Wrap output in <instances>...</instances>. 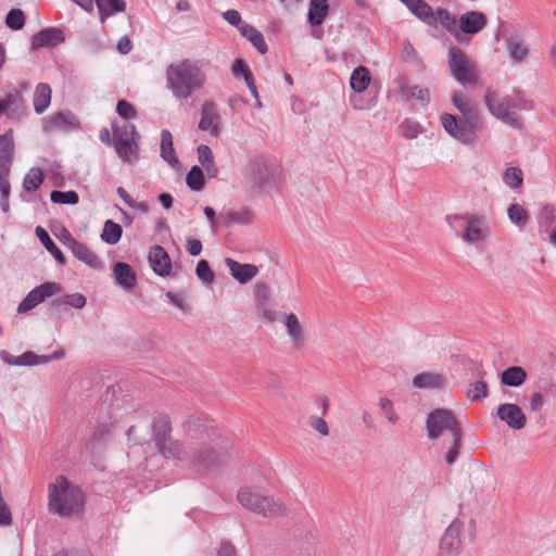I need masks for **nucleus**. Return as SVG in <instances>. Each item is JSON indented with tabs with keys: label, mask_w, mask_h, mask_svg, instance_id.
<instances>
[{
	"label": "nucleus",
	"mask_w": 556,
	"mask_h": 556,
	"mask_svg": "<svg viewBox=\"0 0 556 556\" xmlns=\"http://www.w3.org/2000/svg\"><path fill=\"white\" fill-rule=\"evenodd\" d=\"M87 495L77 484L64 475L48 484V509L61 518H78L85 516Z\"/></svg>",
	"instance_id": "obj_1"
},
{
	"label": "nucleus",
	"mask_w": 556,
	"mask_h": 556,
	"mask_svg": "<svg viewBox=\"0 0 556 556\" xmlns=\"http://www.w3.org/2000/svg\"><path fill=\"white\" fill-rule=\"evenodd\" d=\"M166 80L175 98L187 100L204 86L206 75L197 62L186 59L167 66Z\"/></svg>",
	"instance_id": "obj_2"
},
{
	"label": "nucleus",
	"mask_w": 556,
	"mask_h": 556,
	"mask_svg": "<svg viewBox=\"0 0 556 556\" xmlns=\"http://www.w3.org/2000/svg\"><path fill=\"white\" fill-rule=\"evenodd\" d=\"M484 103L491 115L517 129L522 127V121L510 110L528 111L533 108L532 101L526 99L525 93L519 89H515L511 94L503 98H500L496 91L488 89Z\"/></svg>",
	"instance_id": "obj_3"
},
{
	"label": "nucleus",
	"mask_w": 556,
	"mask_h": 556,
	"mask_svg": "<svg viewBox=\"0 0 556 556\" xmlns=\"http://www.w3.org/2000/svg\"><path fill=\"white\" fill-rule=\"evenodd\" d=\"M440 121L444 130L452 138L466 146H472L477 142V132L482 128V118L475 105H470L463 111L462 117L451 113H442Z\"/></svg>",
	"instance_id": "obj_4"
},
{
	"label": "nucleus",
	"mask_w": 556,
	"mask_h": 556,
	"mask_svg": "<svg viewBox=\"0 0 556 556\" xmlns=\"http://www.w3.org/2000/svg\"><path fill=\"white\" fill-rule=\"evenodd\" d=\"M112 134L114 135V148L117 156L123 161L135 163L139 160V132L136 125L125 124L119 126L117 118L111 122Z\"/></svg>",
	"instance_id": "obj_5"
},
{
	"label": "nucleus",
	"mask_w": 556,
	"mask_h": 556,
	"mask_svg": "<svg viewBox=\"0 0 556 556\" xmlns=\"http://www.w3.org/2000/svg\"><path fill=\"white\" fill-rule=\"evenodd\" d=\"M277 166L263 155L250 157L244 169L243 177L247 186L252 190H260L271 185Z\"/></svg>",
	"instance_id": "obj_6"
},
{
	"label": "nucleus",
	"mask_w": 556,
	"mask_h": 556,
	"mask_svg": "<svg viewBox=\"0 0 556 556\" xmlns=\"http://www.w3.org/2000/svg\"><path fill=\"white\" fill-rule=\"evenodd\" d=\"M447 224L467 243H476L483 239V232L480 227L484 223V216L478 214H454L446 215Z\"/></svg>",
	"instance_id": "obj_7"
},
{
	"label": "nucleus",
	"mask_w": 556,
	"mask_h": 556,
	"mask_svg": "<svg viewBox=\"0 0 556 556\" xmlns=\"http://www.w3.org/2000/svg\"><path fill=\"white\" fill-rule=\"evenodd\" d=\"M237 497L244 508L264 517L279 516L283 513V507L273 497L262 496L252 492L250 488H241Z\"/></svg>",
	"instance_id": "obj_8"
},
{
	"label": "nucleus",
	"mask_w": 556,
	"mask_h": 556,
	"mask_svg": "<svg viewBox=\"0 0 556 556\" xmlns=\"http://www.w3.org/2000/svg\"><path fill=\"white\" fill-rule=\"evenodd\" d=\"M448 68L452 76L462 85H476L478 74L467 54L458 47L448 49Z\"/></svg>",
	"instance_id": "obj_9"
},
{
	"label": "nucleus",
	"mask_w": 556,
	"mask_h": 556,
	"mask_svg": "<svg viewBox=\"0 0 556 556\" xmlns=\"http://www.w3.org/2000/svg\"><path fill=\"white\" fill-rule=\"evenodd\" d=\"M426 428L430 440L439 439L444 430H448L452 437L456 430L463 431L454 413L446 408L431 410L427 416Z\"/></svg>",
	"instance_id": "obj_10"
},
{
	"label": "nucleus",
	"mask_w": 556,
	"mask_h": 556,
	"mask_svg": "<svg viewBox=\"0 0 556 556\" xmlns=\"http://www.w3.org/2000/svg\"><path fill=\"white\" fill-rule=\"evenodd\" d=\"M224 463V454L216 447L200 444L192 448L190 467L197 472H208L217 469Z\"/></svg>",
	"instance_id": "obj_11"
},
{
	"label": "nucleus",
	"mask_w": 556,
	"mask_h": 556,
	"mask_svg": "<svg viewBox=\"0 0 556 556\" xmlns=\"http://www.w3.org/2000/svg\"><path fill=\"white\" fill-rule=\"evenodd\" d=\"M80 129L79 118L70 110L59 111L42 118V130L50 134L54 130Z\"/></svg>",
	"instance_id": "obj_12"
},
{
	"label": "nucleus",
	"mask_w": 556,
	"mask_h": 556,
	"mask_svg": "<svg viewBox=\"0 0 556 556\" xmlns=\"http://www.w3.org/2000/svg\"><path fill=\"white\" fill-rule=\"evenodd\" d=\"M496 417L513 430H521L527 425V416L515 403H503L496 408Z\"/></svg>",
	"instance_id": "obj_13"
},
{
	"label": "nucleus",
	"mask_w": 556,
	"mask_h": 556,
	"mask_svg": "<svg viewBox=\"0 0 556 556\" xmlns=\"http://www.w3.org/2000/svg\"><path fill=\"white\" fill-rule=\"evenodd\" d=\"M463 522L459 519H454L445 530L440 541V549L447 555H457L462 549L460 533Z\"/></svg>",
	"instance_id": "obj_14"
},
{
	"label": "nucleus",
	"mask_w": 556,
	"mask_h": 556,
	"mask_svg": "<svg viewBox=\"0 0 556 556\" xmlns=\"http://www.w3.org/2000/svg\"><path fill=\"white\" fill-rule=\"evenodd\" d=\"M488 24V17L480 11H467L458 20L459 34L476 35Z\"/></svg>",
	"instance_id": "obj_15"
},
{
	"label": "nucleus",
	"mask_w": 556,
	"mask_h": 556,
	"mask_svg": "<svg viewBox=\"0 0 556 556\" xmlns=\"http://www.w3.org/2000/svg\"><path fill=\"white\" fill-rule=\"evenodd\" d=\"M65 41L64 31L58 27H47L31 38V49L54 48Z\"/></svg>",
	"instance_id": "obj_16"
},
{
	"label": "nucleus",
	"mask_w": 556,
	"mask_h": 556,
	"mask_svg": "<svg viewBox=\"0 0 556 556\" xmlns=\"http://www.w3.org/2000/svg\"><path fill=\"white\" fill-rule=\"evenodd\" d=\"M149 263L153 271L160 277H167L172 274V260L167 251L155 244L150 249Z\"/></svg>",
	"instance_id": "obj_17"
},
{
	"label": "nucleus",
	"mask_w": 556,
	"mask_h": 556,
	"mask_svg": "<svg viewBox=\"0 0 556 556\" xmlns=\"http://www.w3.org/2000/svg\"><path fill=\"white\" fill-rule=\"evenodd\" d=\"M399 92L405 101L416 99L421 105H428L430 103V91L428 88H420L418 85H408L406 76H401L396 79Z\"/></svg>",
	"instance_id": "obj_18"
},
{
	"label": "nucleus",
	"mask_w": 556,
	"mask_h": 556,
	"mask_svg": "<svg viewBox=\"0 0 556 556\" xmlns=\"http://www.w3.org/2000/svg\"><path fill=\"white\" fill-rule=\"evenodd\" d=\"M412 386L422 390H441L446 388L447 379L443 374L422 371L413 378Z\"/></svg>",
	"instance_id": "obj_19"
},
{
	"label": "nucleus",
	"mask_w": 556,
	"mask_h": 556,
	"mask_svg": "<svg viewBox=\"0 0 556 556\" xmlns=\"http://www.w3.org/2000/svg\"><path fill=\"white\" fill-rule=\"evenodd\" d=\"M220 116L215 112V104L212 101H205L201 109V118L199 129L210 131L213 137H218L220 127L215 121H219Z\"/></svg>",
	"instance_id": "obj_20"
},
{
	"label": "nucleus",
	"mask_w": 556,
	"mask_h": 556,
	"mask_svg": "<svg viewBox=\"0 0 556 556\" xmlns=\"http://www.w3.org/2000/svg\"><path fill=\"white\" fill-rule=\"evenodd\" d=\"M285 326L293 348L296 351L304 350L306 346V337L296 315L293 313L285 314Z\"/></svg>",
	"instance_id": "obj_21"
},
{
	"label": "nucleus",
	"mask_w": 556,
	"mask_h": 556,
	"mask_svg": "<svg viewBox=\"0 0 556 556\" xmlns=\"http://www.w3.org/2000/svg\"><path fill=\"white\" fill-rule=\"evenodd\" d=\"M151 431L154 445L161 444L164 447L165 439L173 431L170 417L165 413L157 414L152 420Z\"/></svg>",
	"instance_id": "obj_22"
},
{
	"label": "nucleus",
	"mask_w": 556,
	"mask_h": 556,
	"mask_svg": "<svg viewBox=\"0 0 556 556\" xmlns=\"http://www.w3.org/2000/svg\"><path fill=\"white\" fill-rule=\"evenodd\" d=\"M13 129L9 128L0 135V170H10L15 152Z\"/></svg>",
	"instance_id": "obj_23"
},
{
	"label": "nucleus",
	"mask_w": 556,
	"mask_h": 556,
	"mask_svg": "<svg viewBox=\"0 0 556 556\" xmlns=\"http://www.w3.org/2000/svg\"><path fill=\"white\" fill-rule=\"evenodd\" d=\"M225 262L233 279L241 285L251 281L258 273V268L254 264H241L230 257H227Z\"/></svg>",
	"instance_id": "obj_24"
},
{
	"label": "nucleus",
	"mask_w": 556,
	"mask_h": 556,
	"mask_svg": "<svg viewBox=\"0 0 556 556\" xmlns=\"http://www.w3.org/2000/svg\"><path fill=\"white\" fill-rule=\"evenodd\" d=\"M420 21L429 26L437 25L433 9L425 0H400Z\"/></svg>",
	"instance_id": "obj_25"
},
{
	"label": "nucleus",
	"mask_w": 556,
	"mask_h": 556,
	"mask_svg": "<svg viewBox=\"0 0 556 556\" xmlns=\"http://www.w3.org/2000/svg\"><path fill=\"white\" fill-rule=\"evenodd\" d=\"M160 455L165 459H176V460H186L187 452L185 451L184 443L177 439H174L170 434L164 441V447L161 444L156 446Z\"/></svg>",
	"instance_id": "obj_26"
},
{
	"label": "nucleus",
	"mask_w": 556,
	"mask_h": 556,
	"mask_svg": "<svg viewBox=\"0 0 556 556\" xmlns=\"http://www.w3.org/2000/svg\"><path fill=\"white\" fill-rule=\"evenodd\" d=\"M115 282L125 290H132L137 283L136 273L132 267L125 262H117L113 266Z\"/></svg>",
	"instance_id": "obj_27"
},
{
	"label": "nucleus",
	"mask_w": 556,
	"mask_h": 556,
	"mask_svg": "<svg viewBox=\"0 0 556 556\" xmlns=\"http://www.w3.org/2000/svg\"><path fill=\"white\" fill-rule=\"evenodd\" d=\"M71 251L76 258L85 263L90 268L97 270L103 268L101 260L86 243L78 241L74 247H72Z\"/></svg>",
	"instance_id": "obj_28"
},
{
	"label": "nucleus",
	"mask_w": 556,
	"mask_h": 556,
	"mask_svg": "<svg viewBox=\"0 0 556 556\" xmlns=\"http://www.w3.org/2000/svg\"><path fill=\"white\" fill-rule=\"evenodd\" d=\"M528 378L527 370L521 366H510L500 372L502 386L518 388L522 386Z\"/></svg>",
	"instance_id": "obj_29"
},
{
	"label": "nucleus",
	"mask_w": 556,
	"mask_h": 556,
	"mask_svg": "<svg viewBox=\"0 0 556 556\" xmlns=\"http://www.w3.org/2000/svg\"><path fill=\"white\" fill-rule=\"evenodd\" d=\"M329 13L328 0H311L307 22L312 27L320 26Z\"/></svg>",
	"instance_id": "obj_30"
},
{
	"label": "nucleus",
	"mask_w": 556,
	"mask_h": 556,
	"mask_svg": "<svg viewBox=\"0 0 556 556\" xmlns=\"http://www.w3.org/2000/svg\"><path fill=\"white\" fill-rule=\"evenodd\" d=\"M437 23L439 22L458 42H464L463 36L459 34L456 17L444 8H438L434 12Z\"/></svg>",
	"instance_id": "obj_31"
},
{
	"label": "nucleus",
	"mask_w": 556,
	"mask_h": 556,
	"mask_svg": "<svg viewBox=\"0 0 556 556\" xmlns=\"http://www.w3.org/2000/svg\"><path fill=\"white\" fill-rule=\"evenodd\" d=\"M23 101L22 94L16 89H13V92L7 93L0 100V115L5 114L8 118L14 119Z\"/></svg>",
	"instance_id": "obj_32"
},
{
	"label": "nucleus",
	"mask_w": 556,
	"mask_h": 556,
	"mask_svg": "<svg viewBox=\"0 0 556 556\" xmlns=\"http://www.w3.org/2000/svg\"><path fill=\"white\" fill-rule=\"evenodd\" d=\"M506 50L510 59L517 63L522 62L529 53L528 47L518 34L506 38Z\"/></svg>",
	"instance_id": "obj_33"
},
{
	"label": "nucleus",
	"mask_w": 556,
	"mask_h": 556,
	"mask_svg": "<svg viewBox=\"0 0 556 556\" xmlns=\"http://www.w3.org/2000/svg\"><path fill=\"white\" fill-rule=\"evenodd\" d=\"M35 233L42 243V245L47 249V251L54 257V260L60 265L66 264V257L63 252L59 249L55 242L51 239L48 231L43 229L41 226H37L35 229Z\"/></svg>",
	"instance_id": "obj_34"
},
{
	"label": "nucleus",
	"mask_w": 556,
	"mask_h": 556,
	"mask_svg": "<svg viewBox=\"0 0 556 556\" xmlns=\"http://www.w3.org/2000/svg\"><path fill=\"white\" fill-rule=\"evenodd\" d=\"M52 90L49 84L40 83L36 86L34 92V109L35 112L40 115L42 114L51 103Z\"/></svg>",
	"instance_id": "obj_35"
},
{
	"label": "nucleus",
	"mask_w": 556,
	"mask_h": 556,
	"mask_svg": "<svg viewBox=\"0 0 556 556\" xmlns=\"http://www.w3.org/2000/svg\"><path fill=\"white\" fill-rule=\"evenodd\" d=\"M370 80L369 70L364 65H359L351 74L350 87L353 91L362 93L368 88Z\"/></svg>",
	"instance_id": "obj_36"
},
{
	"label": "nucleus",
	"mask_w": 556,
	"mask_h": 556,
	"mask_svg": "<svg viewBox=\"0 0 556 556\" xmlns=\"http://www.w3.org/2000/svg\"><path fill=\"white\" fill-rule=\"evenodd\" d=\"M198 160L208 178H215L218 175V168L215 165L214 155L211 148L206 144H200L197 149Z\"/></svg>",
	"instance_id": "obj_37"
},
{
	"label": "nucleus",
	"mask_w": 556,
	"mask_h": 556,
	"mask_svg": "<svg viewBox=\"0 0 556 556\" xmlns=\"http://www.w3.org/2000/svg\"><path fill=\"white\" fill-rule=\"evenodd\" d=\"M161 157L172 166L179 163L174 149L173 135L168 129H163L161 132Z\"/></svg>",
	"instance_id": "obj_38"
},
{
	"label": "nucleus",
	"mask_w": 556,
	"mask_h": 556,
	"mask_svg": "<svg viewBox=\"0 0 556 556\" xmlns=\"http://www.w3.org/2000/svg\"><path fill=\"white\" fill-rule=\"evenodd\" d=\"M62 291H63V287L61 283H58L54 281H46V282L35 287L28 293L35 299V301L39 305L46 299H48L54 294L61 293Z\"/></svg>",
	"instance_id": "obj_39"
},
{
	"label": "nucleus",
	"mask_w": 556,
	"mask_h": 556,
	"mask_svg": "<svg viewBox=\"0 0 556 556\" xmlns=\"http://www.w3.org/2000/svg\"><path fill=\"white\" fill-rule=\"evenodd\" d=\"M241 36L248 39L252 46L261 53L265 54L268 51L267 43L261 31H258L253 25L244 24L240 29Z\"/></svg>",
	"instance_id": "obj_40"
},
{
	"label": "nucleus",
	"mask_w": 556,
	"mask_h": 556,
	"mask_svg": "<svg viewBox=\"0 0 556 556\" xmlns=\"http://www.w3.org/2000/svg\"><path fill=\"white\" fill-rule=\"evenodd\" d=\"M94 2L102 23L105 17L122 13L126 10V2L124 0H94Z\"/></svg>",
	"instance_id": "obj_41"
},
{
	"label": "nucleus",
	"mask_w": 556,
	"mask_h": 556,
	"mask_svg": "<svg viewBox=\"0 0 556 556\" xmlns=\"http://www.w3.org/2000/svg\"><path fill=\"white\" fill-rule=\"evenodd\" d=\"M486 372L483 369H480L478 371V377L480 380L475 381L473 383H470V387L467 390V397L471 401H482L489 395V386L483 380Z\"/></svg>",
	"instance_id": "obj_42"
},
{
	"label": "nucleus",
	"mask_w": 556,
	"mask_h": 556,
	"mask_svg": "<svg viewBox=\"0 0 556 556\" xmlns=\"http://www.w3.org/2000/svg\"><path fill=\"white\" fill-rule=\"evenodd\" d=\"M123 235V228L119 224L113 222L112 219H108L104 223L101 240L110 245L116 244Z\"/></svg>",
	"instance_id": "obj_43"
},
{
	"label": "nucleus",
	"mask_w": 556,
	"mask_h": 556,
	"mask_svg": "<svg viewBox=\"0 0 556 556\" xmlns=\"http://www.w3.org/2000/svg\"><path fill=\"white\" fill-rule=\"evenodd\" d=\"M186 184L194 192L201 191L205 187V177L203 169L193 165L186 176Z\"/></svg>",
	"instance_id": "obj_44"
},
{
	"label": "nucleus",
	"mask_w": 556,
	"mask_h": 556,
	"mask_svg": "<svg viewBox=\"0 0 556 556\" xmlns=\"http://www.w3.org/2000/svg\"><path fill=\"white\" fill-rule=\"evenodd\" d=\"M220 219L226 227L235 223L248 225L253 222V213L250 210H242L240 212L230 211L220 215Z\"/></svg>",
	"instance_id": "obj_45"
},
{
	"label": "nucleus",
	"mask_w": 556,
	"mask_h": 556,
	"mask_svg": "<svg viewBox=\"0 0 556 556\" xmlns=\"http://www.w3.org/2000/svg\"><path fill=\"white\" fill-rule=\"evenodd\" d=\"M45 174L41 168L33 167L24 177L23 188L26 192L36 191L43 182Z\"/></svg>",
	"instance_id": "obj_46"
},
{
	"label": "nucleus",
	"mask_w": 556,
	"mask_h": 556,
	"mask_svg": "<svg viewBox=\"0 0 556 556\" xmlns=\"http://www.w3.org/2000/svg\"><path fill=\"white\" fill-rule=\"evenodd\" d=\"M462 438H463V431L456 430L454 435L452 437V444L444 455V460H445L446 465L452 466L458 459L460 448H462Z\"/></svg>",
	"instance_id": "obj_47"
},
{
	"label": "nucleus",
	"mask_w": 556,
	"mask_h": 556,
	"mask_svg": "<svg viewBox=\"0 0 556 556\" xmlns=\"http://www.w3.org/2000/svg\"><path fill=\"white\" fill-rule=\"evenodd\" d=\"M26 15L21 9H11L5 16V25L11 30H21L25 26Z\"/></svg>",
	"instance_id": "obj_48"
},
{
	"label": "nucleus",
	"mask_w": 556,
	"mask_h": 556,
	"mask_svg": "<svg viewBox=\"0 0 556 556\" xmlns=\"http://www.w3.org/2000/svg\"><path fill=\"white\" fill-rule=\"evenodd\" d=\"M51 202L55 204H70L75 205L79 202V195L74 190L68 191H60V190H53L50 193Z\"/></svg>",
	"instance_id": "obj_49"
},
{
	"label": "nucleus",
	"mask_w": 556,
	"mask_h": 556,
	"mask_svg": "<svg viewBox=\"0 0 556 556\" xmlns=\"http://www.w3.org/2000/svg\"><path fill=\"white\" fill-rule=\"evenodd\" d=\"M504 182L511 189H518L523 184V174L519 167H507L503 175Z\"/></svg>",
	"instance_id": "obj_50"
},
{
	"label": "nucleus",
	"mask_w": 556,
	"mask_h": 556,
	"mask_svg": "<svg viewBox=\"0 0 556 556\" xmlns=\"http://www.w3.org/2000/svg\"><path fill=\"white\" fill-rule=\"evenodd\" d=\"M507 214L510 222L519 227L526 226L529 220L527 211L518 203L510 204Z\"/></svg>",
	"instance_id": "obj_51"
},
{
	"label": "nucleus",
	"mask_w": 556,
	"mask_h": 556,
	"mask_svg": "<svg viewBox=\"0 0 556 556\" xmlns=\"http://www.w3.org/2000/svg\"><path fill=\"white\" fill-rule=\"evenodd\" d=\"M539 223L546 231L556 226V207L549 204L545 205L540 212Z\"/></svg>",
	"instance_id": "obj_52"
},
{
	"label": "nucleus",
	"mask_w": 556,
	"mask_h": 556,
	"mask_svg": "<svg viewBox=\"0 0 556 556\" xmlns=\"http://www.w3.org/2000/svg\"><path fill=\"white\" fill-rule=\"evenodd\" d=\"M195 275L198 279L206 285L213 283L215 279L214 271L212 270L208 261L200 260L195 267Z\"/></svg>",
	"instance_id": "obj_53"
},
{
	"label": "nucleus",
	"mask_w": 556,
	"mask_h": 556,
	"mask_svg": "<svg viewBox=\"0 0 556 556\" xmlns=\"http://www.w3.org/2000/svg\"><path fill=\"white\" fill-rule=\"evenodd\" d=\"M116 113L121 118L126 121L134 119L138 116L135 105L125 99L117 101Z\"/></svg>",
	"instance_id": "obj_54"
},
{
	"label": "nucleus",
	"mask_w": 556,
	"mask_h": 556,
	"mask_svg": "<svg viewBox=\"0 0 556 556\" xmlns=\"http://www.w3.org/2000/svg\"><path fill=\"white\" fill-rule=\"evenodd\" d=\"M399 128L402 136L406 139L417 138L418 135L421 132L420 125L417 122L412 121L409 118L404 119Z\"/></svg>",
	"instance_id": "obj_55"
},
{
	"label": "nucleus",
	"mask_w": 556,
	"mask_h": 556,
	"mask_svg": "<svg viewBox=\"0 0 556 556\" xmlns=\"http://www.w3.org/2000/svg\"><path fill=\"white\" fill-rule=\"evenodd\" d=\"M254 296L258 305H266L269 299L268 286L265 282H256L254 286Z\"/></svg>",
	"instance_id": "obj_56"
},
{
	"label": "nucleus",
	"mask_w": 556,
	"mask_h": 556,
	"mask_svg": "<svg viewBox=\"0 0 556 556\" xmlns=\"http://www.w3.org/2000/svg\"><path fill=\"white\" fill-rule=\"evenodd\" d=\"M231 72L235 77H242L243 79L248 78V75L252 76L250 67L243 59H236L231 66Z\"/></svg>",
	"instance_id": "obj_57"
},
{
	"label": "nucleus",
	"mask_w": 556,
	"mask_h": 556,
	"mask_svg": "<svg viewBox=\"0 0 556 556\" xmlns=\"http://www.w3.org/2000/svg\"><path fill=\"white\" fill-rule=\"evenodd\" d=\"M380 409L391 424H395L399 420L397 414L394 412L393 403L388 397H381L379 402Z\"/></svg>",
	"instance_id": "obj_58"
},
{
	"label": "nucleus",
	"mask_w": 556,
	"mask_h": 556,
	"mask_svg": "<svg viewBox=\"0 0 556 556\" xmlns=\"http://www.w3.org/2000/svg\"><path fill=\"white\" fill-rule=\"evenodd\" d=\"M42 355H38L33 351H26L18 356V366L42 365Z\"/></svg>",
	"instance_id": "obj_59"
},
{
	"label": "nucleus",
	"mask_w": 556,
	"mask_h": 556,
	"mask_svg": "<svg viewBox=\"0 0 556 556\" xmlns=\"http://www.w3.org/2000/svg\"><path fill=\"white\" fill-rule=\"evenodd\" d=\"M166 298L170 301V303L179 308L182 312H189L190 305L185 301V294L184 293H176L173 291L166 292Z\"/></svg>",
	"instance_id": "obj_60"
},
{
	"label": "nucleus",
	"mask_w": 556,
	"mask_h": 556,
	"mask_svg": "<svg viewBox=\"0 0 556 556\" xmlns=\"http://www.w3.org/2000/svg\"><path fill=\"white\" fill-rule=\"evenodd\" d=\"M63 298L65 300L66 306H72L77 309H81L87 303L86 296L81 293L65 294Z\"/></svg>",
	"instance_id": "obj_61"
},
{
	"label": "nucleus",
	"mask_w": 556,
	"mask_h": 556,
	"mask_svg": "<svg viewBox=\"0 0 556 556\" xmlns=\"http://www.w3.org/2000/svg\"><path fill=\"white\" fill-rule=\"evenodd\" d=\"M452 103L454 104V106L462 113L463 111H465L466 109H468L470 105H472L469 100L467 99V97L464 94L463 91L460 90H455L453 93H452Z\"/></svg>",
	"instance_id": "obj_62"
},
{
	"label": "nucleus",
	"mask_w": 556,
	"mask_h": 556,
	"mask_svg": "<svg viewBox=\"0 0 556 556\" xmlns=\"http://www.w3.org/2000/svg\"><path fill=\"white\" fill-rule=\"evenodd\" d=\"M223 17L232 26L237 27V29L240 31L242 25L248 24L247 22H243L241 18V14L237 10H227L223 13Z\"/></svg>",
	"instance_id": "obj_63"
},
{
	"label": "nucleus",
	"mask_w": 556,
	"mask_h": 556,
	"mask_svg": "<svg viewBox=\"0 0 556 556\" xmlns=\"http://www.w3.org/2000/svg\"><path fill=\"white\" fill-rule=\"evenodd\" d=\"M12 523V514L11 510L5 503L2 494H0V526L8 527Z\"/></svg>",
	"instance_id": "obj_64"
}]
</instances>
